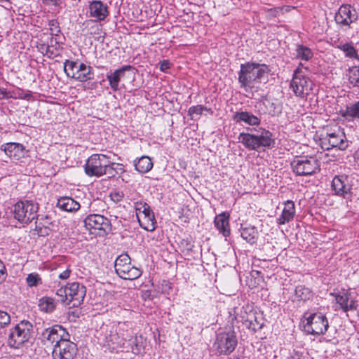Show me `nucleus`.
Segmentation results:
<instances>
[{
	"mask_svg": "<svg viewBox=\"0 0 359 359\" xmlns=\"http://www.w3.org/2000/svg\"><path fill=\"white\" fill-rule=\"evenodd\" d=\"M270 72L265 64L254 62L241 64L238 73L240 87L247 93L257 91L260 83L267 82Z\"/></svg>",
	"mask_w": 359,
	"mask_h": 359,
	"instance_id": "f257e3e1",
	"label": "nucleus"
},
{
	"mask_svg": "<svg viewBox=\"0 0 359 359\" xmlns=\"http://www.w3.org/2000/svg\"><path fill=\"white\" fill-rule=\"evenodd\" d=\"M238 142L250 151L271 149L275 145L273 133L264 128L258 129L248 128L246 132H242L238 137Z\"/></svg>",
	"mask_w": 359,
	"mask_h": 359,
	"instance_id": "f03ea898",
	"label": "nucleus"
},
{
	"mask_svg": "<svg viewBox=\"0 0 359 359\" xmlns=\"http://www.w3.org/2000/svg\"><path fill=\"white\" fill-rule=\"evenodd\" d=\"M33 325L28 320H21L12 327L5 331L8 345L14 348H19L32 337Z\"/></svg>",
	"mask_w": 359,
	"mask_h": 359,
	"instance_id": "7ed1b4c3",
	"label": "nucleus"
},
{
	"mask_svg": "<svg viewBox=\"0 0 359 359\" xmlns=\"http://www.w3.org/2000/svg\"><path fill=\"white\" fill-rule=\"evenodd\" d=\"M238 344L237 337L233 327L219 330L216 335L213 348L219 355H229Z\"/></svg>",
	"mask_w": 359,
	"mask_h": 359,
	"instance_id": "20e7f679",
	"label": "nucleus"
},
{
	"mask_svg": "<svg viewBox=\"0 0 359 359\" xmlns=\"http://www.w3.org/2000/svg\"><path fill=\"white\" fill-rule=\"evenodd\" d=\"M39 204L32 200L19 201L11 209L13 217L20 223L27 224L38 217Z\"/></svg>",
	"mask_w": 359,
	"mask_h": 359,
	"instance_id": "39448f33",
	"label": "nucleus"
},
{
	"mask_svg": "<svg viewBox=\"0 0 359 359\" xmlns=\"http://www.w3.org/2000/svg\"><path fill=\"white\" fill-rule=\"evenodd\" d=\"M302 321L304 332L312 335L324 334L329 327L326 316L320 312L305 313Z\"/></svg>",
	"mask_w": 359,
	"mask_h": 359,
	"instance_id": "423d86ee",
	"label": "nucleus"
},
{
	"mask_svg": "<svg viewBox=\"0 0 359 359\" xmlns=\"http://www.w3.org/2000/svg\"><path fill=\"white\" fill-rule=\"evenodd\" d=\"M293 172L299 176L311 175L320 171V162L316 156H297L291 163Z\"/></svg>",
	"mask_w": 359,
	"mask_h": 359,
	"instance_id": "0eeeda50",
	"label": "nucleus"
},
{
	"mask_svg": "<svg viewBox=\"0 0 359 359\" xmlns=\"http://www.w3.org/2000/svg\"><path fill=\"white\" fill-rule=\"evenodd\" d=\"M114 268L117 275L125 280H135L142 273L140 269L131 265L130 257L127 254H121L116 258Z\"/></svg>",
	"mask_w": 359,
	"mask_h": 359,
	"instance_id": "6e6552de",
	"label": "nucleus"
},
{
	"mask_svg": "<svg viewBox=\"0 0 359 359\" xmlns=\"http://www.w3.org/2000/svg\"><path fill=\"white\" fill-rule=\"evenodd\" d=\"M354 178L347 175H335L331 183V189L334 194L347 201H351L353 193Z\"/></svg>",
	"mask_w": 359,
	"mask_h": 359,
	"instance_id": "1a4fd4ad",
	"label": "nucleus"
},
{
	"mask_svg": "<svg viewBox=\"0 0 359 359\" xmlns=\"http://www.w3.org/2000/svg\"><path fill=\"white\" fill-rule=\"evenodd\" d=\"M320 144L323 149L330 150L337 148L344 151L348 147V143L345 133L340 128L332 133H326L320 138Z\"/></svg>",
	"mask_w": 359,
	"mask_h": 359,
	"instance_id": "9d476101",
	"label": "nucleus"
},
{
	"mask_svg": "<svg viewBox=\"0 0 359 359\" xmlns=\"http://www.w3.org/2000/svg\"><path fill=\"white\" fill-rule=\"evenodd\" d=\"M107 156L103 154H94L89 156L84 166L86 174L89 177L103 176L107 163Z\"/></svg>",
	"mask_w": 359,
	"mask_h": 359,
	"instance_id": "9b49d317",
	"label": "nucleus"
},
{
	"mask_svg": "<svg viewBox=\"0 0 359 359\" xmlns=\"http://www.w3.org/2000/svg\"><path fill=\"white\" fill-rule=\"evenodd\" d=\"M313 83L306 75L292 76L290 88L296 97L306 98L312 91Z\"/></svg>",
	"mask_w": 359,
	"mask_h": 359,
	"instance_id": "f8f14e48",
	"label": "nucleus"
},
{
	"mask_svg": "<svg viewBox=\"0 0 359 359\" xmlns=\"http://www.w3.org/2000/svg\"><path fill=\"white\" fill-rule=\"evenodd\" d=\"M76 352L77 345L69 337H64L54 345L52 355L53 359H73Z\"/></svg>",
	"mask_w": 359,
	"mask_h": 359,
	"instance_id": "ddd939ff",
	"label": "nucleus"
},
{
	"mask_svg": "<svg viewBox=\"0 0 359 359\" xmlns=\"http://www.w3.org/2000/svg\"><path fill=\"white\" fill-rule=\"evenodd\" d=\"M85 226L92 233H95L92 231H99V234L104 235L111 229V223L109 220L100 214H91L84 219Z\"/></svg>",
	"mask_w": 359,
	"mask_h": 359,
	"instance_id": "4468645a",
	"label": "nucleus"
},
{
	"mask_svg": "<svg viewBox=\"0 0 359 359\" xmlns=\"http://www.w3.org/2000/svg\"><path fill=\"white\" fill-rule=\"evenodd\" d=\"M64 337H69V334L60 325L47 327L40 334V339L44 345L57 344Z\"/></svg>",
	"mask_w": 359,
	"mask_h": 359,
	"instance_id": "2eb2a0df",
	"label": "nucleus"
},
{
	"mask_svg": "<svg viewBox=\"0 0 359 359\" xmlns=\"http://www.w3.org/2000/svg\"><path fill=\"white\" fill-rule=\"evenodd\" d=\"M357 19L358 13L356 10L353 6L347 4L341 6L334 16L336 23L345 27H349Z\"/></svg>",
	"mask_w": 359,
	"mask_h": 359,
	"instance_id": "dca6fc26",
	"label": "nucleus"
},
{
	"mask_svg": "<svg viewBox=\"0 0 359 359\" xmlns=\"http://www.w3.org/2000/svg\"><path fill=\"white\" fill-rule=\"evenodd\" d=\"M1 149L11 158L22 162V159L28 156L29 150L25 147L17 142H8L1 146Z\"/></svg>",
	"mask_w": 359,
	"mask_h": 359,
	"instance_id": "f3484780",
	"label": "nucleus"
},
{
	"mask_svg": "<svg viewBox=\"0 0 359 359\" xmlns=\"http://www.w3.org/2000/svg\"><path fill=\"white\" fill-rule=\"evenodd\" d=\"M125 327V324L119 325L116 332L107 337L108 345L112 348H121L123 351H126L128 348L126 344L129 334L124 333Z\"/></svg>",
	"mask_w": 359,
	"mask_h": 359,
	"instance_id": "a211bd4d",
	"label": "nucleus"
},
{
	"mask_svg": "<svg viewBox=\"0 0 359 359\" xmlns=\"http://www.w3.org/2000/svg\"><path fill=\"white\" fill-rule=\"evenodd\" d=\"M133 69L130 65H123L121 67L107 73L106 77L109 81L111 89L116 92L120 90V82L126 76L127 71Z\"/></svg>",
	"mask_w": 359,
	"mask_h": 359,
	"instance_id": "6ab92c4d",
	"label": "nucleus"
},
{
	"mask_svg": "<svg viewBox=\"0 0 359 359\" xmlns=\"http://www.w3.org/2000/svg\"><path fill=\"white\" fill-rule=\"evenodd\" d=\"M109 15L108 7L101 1L89 2L88 15L94 21H102Z\"/></svg>",
	"mask_w": 359,
	"mask_h": 359,
	"instance_id": "aec40b11",
	"label": "nucleus"
},
{
	"mask_svg": "<svg viewBox=\"0 0 359 359\" xmlns=\"http://www.w3.org/2000/svg\"><path fill=\"white\" fill-rule=\"evenodd\" d=\"M86 287L79 283L73 282L66 286V300L69 303L75 301L79 304L86 296Z\"/></svg>",
	"mask_w": 359,
	"mask_h": 359,
	"instance_id": "412c9836",
	"label": "nucleus"
},
{
	"mask_svg": "<svg viewBox=\"0 0 359 359\" xmlns=\"http://www.w3.org/2000/svg\"><path fill=\"white\" fill-rule=\"evenodd\" d=\"M232 119L237 124H245L252 127L259 126L261 123L259 117L248 111L240 110L236 111L232 116Z\"/></svg>",
	"mask_w": 359,
	"mask_h": 359,
	"instance_id": "4be33fe9",
	"label": "nucleus"
},
{
	"mask_svg": "<svg viewBox=\"0 0 359 359\" xmlns=\"http://www.w3.org/2000/svg\"><path fill=\"white\" fill-rule=\"evenodd\" d=\"M334 297L336 302L344 312L353 311L357 309V302L350 298V294L348 292H340L336 294Z\"/></svg>",
	"mask_w": 359,
	"mask_h": 359,
	"instance_id": "5701e85b",
	"label": "nucleus"
},
{
	"mask_svg": "<svg viewBox=\"0 0 359 359\" xmlns=\"http://www.w3.org/2000/svg\"><path fill=\"white\" fill-rule=\"evenodd\" d=\"M295 215V206L292 201L287 200L284 203V208L281 215L277 218V224L278 225H283L290 222L294 219Z\"/></svg>",
	"mask_w": 359,
	"mask_h": 359,
	"instance_id": "b1692460",
	"label": "nucleus"
},
{
	"mask_svg": "<svg viewBox=\"0 0 359 359\" xmlns=\"http://www.w3.org/2000/svg\"><path fill=\"white\" fill-rule=\"evenodd\" d=\"M229 217V214L222 212L216 216L214 220L215 227L225 237L230 235Z\"/></svg>",
	"mask_w": 359,
	"mask_h": 359,
	"instance_id": "393cba45",
	"label": "nucleus"
},
{
	"mask_svg": "<svg viewBox=\"0 0 359 359\" xmlns=\"http://www.w3.org/2000/svg\"><path fill=\"white\" fill-rule=\"evenodd\" d=\"M72 79L79 81L84 82L93 79L92 67L87 66L84 63H80L78 69H76L75 74H72Z\"/></svg>",
	"mask_w": 359,
	"mask_h": 359,
	"instance_id": "a878e982",
	"label": "nucleus"
},
{
	"mask_svg": "<svg viewBox=\"0 0 359 359\" xmlns=\"http://www.w3.org/2000/svg\"><path fill=\"white\" fill-rule=\"evenodd\" d=\"M57 301L50 297L45 296L39 299V309L45 313H53L57 307Z\"/></svg>",
	"mask_w": 359,
	"mask_h": 359,
	"instance_id": "bb28decb",
	"label": "nucleus"
},
{
	"mask_svg": "<svg viewBox=\"0 0 359 359\" xmlns=\"http://www.w3.org/2000/svg\"><path fill=\"white\" fill-rule=\"evenodd\" d=\"M57 206L67 212L76 211L80 208V204L71 197H61L57 200Z\"/></svg>",
	"mask_w": 359,
	"mask_h": 359,
	"instance_id": "cd10ccee",
	"label": "nucleus"
},
{
	"mask_svg": "<svg viewBox=\"0 0 359 359\" xmlns=\"http://www.w3.org/2000/svg\"><path fill=\"white\" fill-rule=\"evenodd\" d=\"M341 116L348 121H356L359 123V100L346 106Z\"/></svg>",
	"mask_w": 359,
	"mask_h": 359,
	"instance_id": "c85d7f7f",
	"label": "nucleus"
},
{
	"mask_svg": "<svg viewBox=\"0 0 359 359\" xmlns=\"http://www.w3.org/2000/svg\"><path fill=\"white\" fill-rule=\"evenodd\" d=\"M126 346L128 348H126V352H132L135 354H139L143 348L142 337H133L129 334Z\"/></svg>",
	"mask_w": 359,
	"mask_h": 359,
	"instance_id": "c756f323",
	"label": "nucleus"
},
{
	"mask_svg": "<svg viewBox=\"0 0 359 359\" xmlns=\"http://www.w3.org/2000/svg\"><path fill=\"white\" fill-rule=\"evenodd\" d=\"M134 165L139 172L147 173L153 168V163L149 156H143L134 161Z\"/></svg>",
	"mask_w": 359,
	"mask_h": 359,
	"instance_id": "7c9ffc66",
	"label": "nucleus"
},
{
	"mask_svg": "<svg viewBox=\"0 0 359 359\" xmlns=\"http://www.w3.org/2000/svg\"><path fill=\"white\" fill-rule=\"evenodd\" d=\"M241 237L250 244H254L258 238L257 230L254 226H246L241 229Z\"/></svg>",
	"mask_w": 359,
	"mask_h": 359,
	"instance_id": "2f4dec72",
	"label": "nucleus"
},
{
	"mask_svg": "<svg viewBox=\"0 0 359 359\" xmlns=\"http://www.w3.org/2000/svg\"><path fill=\"white\" fill-rule=\"evenodd\" d=\"M294 295L297 300L305 302L311 299L313 294L309 287L299 285L295 287Z\"/></svg>",
	"mask_w": 359,
	"mask_h": 359,
	"instance_id": "473e14b6",
	"label": "nucleus"
},
{
	"mask_svg": "<svg viewBox=\"0 0 359 359\" xmlns=\"http://www.w3.org/2000/svg\"><path fill=\"white\" fill-rule=\"evenodd\" d=\"M137 220L140 226L144 229L148 231H153L155 230L156 222L154 214L147 215V216L140 217V219H137Z\"/></svg>",
	"mask_w": 359,
	"mask_h": 359,
	"instance_id": "72a5a7b5",
	"label": "nucleus"
},
{
	"mask_svg": "<svg viewBox=\"0 0 359 359\" xmlns=\"http://www.w3.org/2000/svg\"><path fill=\"white\" fill-rule=\"evenodd\" d=\"M296 57L302 60L309 61L313 56V53L311 48L302 44L296 46Z\"/></svg>",
	"mask_w": 359,
	"mask_h": 359,
	"instance_id": "f704fd0d",
	"label": "nucleus"
},
{
	"mask_svg": "<svg viewBox=\"0 0 359 359\" xmlns=\"http://www.w3.org/2000/svg\"><path fill=\"white\" fill-rule=\"evenodd\" d=\"M338 49L342 51L346 57L351 59L358 58V52L352 42L345 41L340 46H338Z\"/></svg>",
	"mask_w": 359,
	"mask_h": 359,
	"instance_id": "c9c22d12",
	"label": "nucleus"
},
{
	"mask_svg": "<svg viewBox=\"0 0 359 359\" xmlns=\"http://www.w3.org/2000/svg\"><path fill=\"white\" fill-rule=\"evenodd\" d=\"M61 46L56 38L51 37L48 42V48L47 50V57L49 58H55L60 55Z\"/></svg>",
	"mask_w": 359,
	"mask_h": 359,
	"instance_id": "e433bc0d",
	"label": "nucleus"
},
{
	"mask_svg": "<svg viewBox=\"0 0 359 359\" xmlns=\"http://www.w3.org/2000/svg\"><path fill=\"white\" fill-rule=\"evenodd\" d=\"M106 168H104V175H108L109 177H114L116 174L123 173L124 170L123 168H120V172L118 170V166H121L122 165L120 163H116L111 162L110 161V157L107 156V163Z\"/></svg>",
	"mask_w": 359,
	"mask_h": 359,
	"instance_id": "4c0bfd02",
	"label": "nucleus"
},
{
	"mask_svg": "<svg viewBox=\"0 0 359 359\" xmlns=\"http://www.w3.org/2000/svg\"><path fill=\"white\" fill-rule=\"evenodd\" d=\"M348 81L354 87H359V66H353L348 69Z\"/></svg>",
	"mask_w": 359,
	"mask_h": 359,
	"instance_id": "58836bf2",
	"label": "nucleus"
},
{
	"mask_svg": "<svg viewBox=\"0 0 359 359\" xmlns=\"http://www.w3.org/2000/svg\"><path fill=\"white\" fill-rule=\"evenodd\" d=\"M79 64L76 61L66 60L64 62V71L66 75L72 79V74L78 69Z\"/></svg>",
	"mask_w": 359,
	"mask_h": 359,
	"instance_id": "ea45409f",
	"label": "nucleus"
},
{
	"mask_svg": "<svg viewBox=\"0 0 359 359\" xmlns=\"http://www.w3.org/2000/svg\"><path fill=\"white\" fill-rule=\"evenodd\" d=\"M97 21H94L92 20H87L83 23V26L84 27V29H87L88 33L90 34H97L100 30V25L96 22Z\"/></svg>",
	"mask_w": 359,
	"mask_h": 359,
	"instance_id": "a19ab883",
	"label": "nucleus"
},
{
	"mask_svg": "<svg viewBox=\"0 0 359 359\" xmlns=\"http://www.w3.org/2000/svg\"><path fill=\"white\" fill-rule=\"evenodd\" d=\"M27 284L29 287H36L42 284V280L37 273H29L26 278Z\"/></svg>",
	"mask_w": 359,
	"mask_h": 359,
	"instance_id": "79ce46f5",
	"label": "nucleus"
},
{
	"mask_svg": "<svg viewBox=\"0 0 359 359\" xmlns=\"http://www.w3.org/2000/svg\"><path fill=\"white\" fill-rule=\"evenodd\" d=\"M48 26L52 37H53V36H57L61 33L59 22L57 20L53 19L50 20L48 22Z\"/></svg>",
	"mask_w": 359,
	"mask_h": 359,
	"instance_id": "37998d69",
	"label": "nucleus"
},
{
	"mask_svg": "<svg viewBox=\"0 0 359 359\" xmlns=\"http://www.w3.org/2000/svg\"><path fill=\"white\" fill-rule=\"evenodd\" d=\"M124 196L123 191L118 189H112L109 194L111 200L114 203H118L123 201Z\"/></svg>",
	"mask_w": 359,
	"mask_h": 359,
	"instance_id": "c03bdc74",
	"label": "nucleus"
},
{
	"mask_svg": "<svg viewBox=\"0 0 359 359\" xmlns=\"http://www.w3.org/2000/svg\"><path fill=\"white\" fill-rule=\"evenodd\" d=\"M201 114H203V105L191 106L188 109V115L191 116V118H194L195 115L200 116Z\"/></svg>",
	"mask_w": 359,
	"mask_h": 359,
	"instance_id": "a18cd8bd",
	"label": "nucleus"
},
{
	"mask_svg": "<svg viewBox=\"0 0 359 359\" xmlns=\"http://www.w3.org/2000/svg\"><path fill=\"white\" fill-rule=\"evenodd\" d=\"M148 205L147 203L142 201H137L135 203V209L136 212V216L140 215V213L143 212L146 210V206Z\"/></svg>",
	"mask_w": 359,
	"mask_h": 359,
	"instance_id": "49530a36",
	"label": "nucleus"
},
{
	"mask_svg": "<svg viewBox=\"0 0 359 359\" xmlns=\"http://www.w3.org/2000/svg\"><path fill=\"white\" fill-rule=\"evenodd\" d=\"M308 72V68L304 67V65L300 62L296 69L294 71L293 76L306 75V73Z\"/></svg>",
	"mask_w": 359,
	"mask_h": 359,
	"instance_id": "de8ad7c7",
	"label": "nucleus"
},
{
	"mask_svg": "<svg viewBox=\"0 0 359 359\" xmlns=\"http://www.w3.org/2000/svg\"><path fill=\"white\" fill-rule=\"evenodd\" d=\"M10 322V316L4 311H0V325H7Z\"/></svg>",
	"mask_w": 359,
	"mask_h": 359,
	"instance_id": "09e8293b",
	"label": "nucleus"
},
{
	"mask_svg": "<svg viewBox=\"0 0 359 359\" xmlns=\"http://www.w3.org/2000/svg\"><path fill=\"white\" fill-rule=\"evenodd\" d=\"M6 276V269L0 260V284L5 280Z\"/></svg>",
	"mask_w": 359,
	"mask_h": 359,
	"instance_id": "8fccbe9b",
	"label": "nucleus"
},
{
	"mask_svg": "<svg viewBox=\"0 0 359 359\" xmlns=\"http://www.w3.org/2000/svg\"><path fill=\"white\" fill-rule=\"evenodd\" d=\"M345 41H341L339 37H331L330 38V43L331 45L338 49V46H340Z\"/></svg>",
	"mask_w": 359,
	"mask_h": 359,
	"instance_id": "3c124183",
	"label": "nucleus"
},
{
	"mask_svg": "<svg viewBox=\"0 0 359 359\" xmlns=\"http://www.w3.org/2000/svg\"><path fill=\"white\" fill-rule=\"evenodd\" d=\"M170 68V62L168 60H164L160 62V70L161 72H165Z\"/></svg>",
	"mask_w": 359,
	"mask_h": 359,
	"instance_id": "603ef678",
	"label": "nucleus"
},
{
	"mask_svg": "<svg viewBox=\"0 0 359 359\" xmlns=\"http://www.w3.org/2000/svg\"><path fill=\"white\" fill-rule=\"evenodd\" d=\"M48 48V43H39L37 46L38 50L42 53L43 55L47 56V50Z\"/></svg>",
	"mask_w": 359,
	"mask_h": 359,
	"instance_id": "864d4df0",
	"label": "nucleus"
},
{
	"mask_svg": "<svg viewBox=\"0 0 359 359\" xmlns=\"http://www.w3.org/2000/svg\"><path fill=\"white\" fill-rule=\"evenodd\" d=\"M70 273H71V270L68 268L66 270H65L64 271H62V273H60L59 274L58 277L60 279L66 280L69 277Z\"/></svg>",
	"mask_w": 359,
	"mask_h": 359,
	"instance_id": "5fc2aeb1",
	"label": "nucleus"
},
{
	"mask_svg": "<svg viewBox=\"0 0 359 359\" xmlns=\"http://www.w3.org/2000/svg\"><path fill=\"white\" fill-rule=\"evenodd\" d=\"M145 208L146 210L143 212L140 213V215L137 216V219L143 217L144 216H147V215L154 214L149 205H147Z\"/></svg>",
	"mask_w": 359,
	"mask_h": 359,
	"instance_id": "6e6d98bb",
	"label": "nucleus"
},
{
	"mask_svg": "<svg viewBox=\"0 0 359 359\" xmlns=\"http://www.w3.org/2000/svg\"><path fill=\"white\" fill-rule=\"evenodd\" d=\"M57 294L62 297V302H66V287L60 288L57 291Z\"/></svg>",
	"mask_w": 359,
	"mask_h": 359,
	"instance_id": "4d7b16f0",
	"label": "nucleus"
},
{
	"mask_svg": "<svg viewBox=\"0 0 359 359\" xmlns=\"http://www.w3.org/2000/svg\"><path fill=\"white\" fill-rule=\"evenodd\" d=\"M288 359H304V357L299 352H294Z\"/></svg>",
	"mask_w": 359,
	"mask_h": 359,
	"instance_id": "13d9d810",
	"label": "nucleus"
},
{
	"mask_svg": "<svg viewBox=\"0 0 359 359\" xmlns=\"http://www.w3.org/2000/svg\"><path fill=\"white\" fill-rule=\"evenodd\" d=\"M203 111H206L210 115H213V114H214V111L211 108H208V107L203 105Z\"/></svg>",
	"mask_w": 359,
	"mask_h": 359,
	"instance_id": "bf43d9fd",
	"label": "nucleus"
},
{
	"mask_svg": "<svg viewBox=\"0 0 359 359\" xmlns=\"http://www.w3.org/2000/svg\"><path fill=\"white\" fill-rule=\"evenodd\" d=\"M7 95V91L5 88H0V97L1 99L5 97Z\"/></svg>",
	"mask_w": 359,
	"mask_h": 359,
	"instance_id": "052dcab7",
	"label": "nucleus"
},
{
	"mask_svg": "<svg viewBox=\"0 0 359 359\" xmlns=\"http://www.w3.org/2000/svg\"><path fill=\"white\" fill-rule=\"evenodd\" d=\"M31 96H32L31 93L28 92V93L25 94V95L23 96V98L29 99V97H31Z\"/></svg>",
	"mask_w": 359,
	"mask_h": 359,
	"instance_id": "680f3d73",
	"label": "nucleus"
},
{
	"mask_svg": "<svg viewBox=\"0 0 359 359\" xmlns=\"http://www.w3.org/2000/svg\"><path fill=\"white\" fill-rule=\"evenodd\" d=\"M355 158H358L359 159V151H356L355 154Z\"/></svg>",
	"mask_w": 359,
	"mask_h": 359,
	"instance_id": "e2e57ef3",
	"label": "nucleus"
}]
</instances>
